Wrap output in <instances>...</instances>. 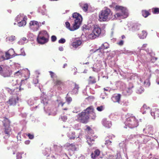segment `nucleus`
Returning a JSON list of instances; mask_svg holds the SVG:
<instances>
[{
  "label": "nucleus",
  "mask_w": 159,
  "mask_h": 159,
  "mask_svg": "<svg viewBox=\"0 0 159 159\" xmlns=\"http://www.w3.org/2000/svg\"><path fill=\"white\" fill-rule=\"evenodd\" d=\"M55 85L57 86L58 89L59 90H61L62 89L61 87L63 85V82L61 80H57L54 82Z\"/></svg>",
  "instance_id": "18"
},
{
  "label": "nucleus",
  "mask_w": 159,
  "mask_h": 159,
  "mask_svg": "<svg viewBox=\"0 0 159 159\" xmlns=\"http://www.w3.org/2000/svg\"><path fill=\"white\" fill-rule=\"evenodd\" d=\"M105 140L106 141L105 144L108 148H110V146L112 145V141L110 140L107 139V137L105 138Z\"/></svg>",
  "instance_id": "28"
},
{
  "label": "nucleus",
  "mask_w": 159,
  "mask_h": 159,
  "mask_svg": "<svg viewBox=\"0 0 159 159\" xmlns=\"http://www.w3.org/2000/svg\"><path fill=\"white\" fill-rule=\"evenodd\" d=\"M148 136H146L144 135H143V141L142 143H146L149 140V137Z\"/></svg>",
  "instance_id": "32"
},
{
  "label": "nucleus",
  "mask_w": 159,
  "mask_h": 159,
  "mask_svg": "<svg viewBox=\"0 0 159 159\" xmlns=\"http://www.w3.org/2000/svg\"><path fill=\"white\" fill-rule=\"evenodd\" d=\"M46 10H43L41 9H39V13H41L42 15H44L45 14Z\"/></svg>",
  "instance_id": "48"
},
{
  "label": "nucleus",
  "mask_w": 159,
  "mask_h": 159,
  "mask_svg": "<svg viewBox=\"0 0 159 159\" xmlns=\"http://www.w3.org/2000/svg\"><path fill=\"white\" fill-rule=\"evenodd\" d=\"M102 122L103 126L108 128H110L111 126V122L109 121H107L106 119H103Z\"/></svg>",
  "instance_id": "15"
},
{
  "label": "nucleus",
  "mask_w": 159,
  "mask_h": 159,
  "mask_svg": "<svg viewBox=\"0 0 159 159\" xmlns=\"http://www.w3.org/2000/svg\"><path fill=\"white\" fill-rule=\"evenodd\" d=\"M143 91V89L142 87L140 88L137 90V92L139 94L141 93Z\"/></svg>",
  "instance_id": "54"
},
{
  "label": "nucleus",
  "mask_w": 159,
  "mask_h": 159,
  "mask_svg": "<svg viewBox=\"0 0 159 159\" xmlns=\"http://www.w3.org/2000/svg\"><path fill=\"white\" fill-rule=\"evenodd\" d=\"M120 97L121 95L120 94H115L112 96L111 99L114 102H118L119 103Z\"/></svg>",
  "instance_id": "17"
},
{
  "label": "nucleus",
  "mask_w": 159,
  "mask_h": 159,
  "mask_svg": "<svg viewBox=\"0 0 159 159\" xmlns=\"http://www.w3.org/2000/svg\"><path fill=\"white\" fill-rule=\"evenodd\" d=\"M110 7L115 8L116 11H118L114 15L115 18L120 19L126 18L128 16V10L125 7L116 5L114 3L110 5Z\"/></svg>",
  "instance_id": "1"
},
{
  "label": "nucleus",
  "mask_w": 159,
  "mask_h": 159,
  "mask_svg": "<svg viewBox=\"0 0 159 159\" xmlns=\"http://www.w3.org/2000/svg\"><path fill=\"white\" fill-rule=\"evenodd\" d=\"M57 40V37L55 35H52L51 37V40L52 42H54Z\"/></svg>",
  "instance_id": "56"
},
{
  "label": "nucleus",
  "mask_w": 159,
  "mask_h": 159,
  "mask_svg": "<svg viewBox=\"0 0 159 159\" xmlns=\"http://www.w3.org/2000/svg\"><path fill=\"white\" fill-rule=\"evenodd\" d=\"M7 90L8 93L13 95L10 97L9 99L7 102L10 105L15 106L18 102L19 98L16 94H15L14 89H11L9 88H7Z\"/></svg>",
  "instance_id": "5"
},
{
  "label": "nucleus",
  "mask_w": 159,
  "mask_h": 159,
  "mask_svg": "<svg viewBox=\"0 0 159 159\" xmlns=\"http://www.w3.org/2000/svg\"><path fill=\"white\" fill-rule=\"evenodd\" d=\"M79 87L78 85L75 84V87L70 92V93L72 94H75L78 92Z\"/></svg>",
  "instance_id": "22"
},
{
  "label": "nucleus",
  "mask_w": 159,
  "mask_h": 159,
  "mask_svg": "<svg viewBox=\"0 0 159 159\" xmlns=\"http://www.w3.org/2000/svg\"><path fill=\"white\" fill-rule=\"evenodd\" d=\"M24 19H26V20H27V19L26 18V17L24 16L23 14L20 13L17 16L15 19V20L17 22H19V21H20V20L21 21V20Z\"/></svg>",
  "instance_id": "19"
},
{
  "label": "nucleus",
  "mask_w": 159,
  "mask_h": 159,
  "mask_svg": "<svg viewBox=\"0 0 159 159\" xmlns=\"http://www.w3.org/2000/svg\"><path fill=\"white\" fill-rule=\"evenodd\" d=\"M144 84L146 86L148 87L150 84V82L148 80H146L144 82Z\"/></svg>",
  "instance_id": "47"
},
{
  "label": "nucleus",
  "mask_w": 159,
  "mask_h": 159,
  "mask_svg": "<svg viewBox=\"0 0 159 159\" xmlns=\"http://www.w3.org/2000/svg\"><path fill=\"white\" fill-rule=\"evenodd\" d=\"M125 91L127 92L126 95H129L132 92V91L131 89L130 88H127L126 89Z\"/></svg>",
  "instance_id": "45"
},
{
  "label": "nucleus",
  "mask_w": 159,
  "mask_h": 159,
  "mask_svg": "<svg viewBox=\"0 0 159 159\" xmlns=\"http://www.w3.org/2000/svg\"><path fill=\"white\" fill-rule=\"evenodd\" d=\"M46 95L44 94L43 93L41 96V102L43 103L45 106H46L48 103V100L47 98Z\"/></svg>",
  "instance_id": "14"
},
{
  "label": "nucleus",
  "mask_w": 159,
  "mask_h": 159,
  "mask_svg": "<svg viewBox=\"0 0 159 159\" xmlns=\"http://www.w3.org/2000/svg\"><path fill=\"white\" fill-rule=\"evenodd\" d=\"M1 75L4 77H8L10 76L11 73L8 70L4 71L2 70V71L1 73Z\"/></svg>",
  "instance_id": "24"
},
{
  "label": "nucleus",
  "mask_w": 159,
  "mask_h": 159,
  "mask_svg": "<svg viewBox=\"0 0 159 159\" xmlns=\"http://www.w3.org/2000/svg\"><path fill=\"white\" fill-rule=\"evenodd\" d=\"M66 102L68 104H70L72 101V98L70 97H66Z\"/></svg>",
  "instance_id": "42"
},
{
  "label": "nucleus",
  "mask_w": 159,
  "mask_h": 159,
  "mask_svg": "<svg viewBox=\"0 0 159 159\" xmlns=\"http://www.w3.org/2000/svg\"><path fill=\"white\" fill-rule=\"evenodd\" d=\"M104 108L105 107L104 106H100L97 107L96 109L98 111H101L104 110Z\"/></svg>",
  "instance_id": "44"
},
{
  "label": "nucleus",
  "mask_w": 159,
  "mask_h": 159,
  "mask_svg": "<svg viewBox=\"0 0 159 159\" xmlns=\"http://www.w3.org/2000/svg\"><path fill=\"white\" fill-rule=\"evenodd\" d=\"M143 132L145 134L149 135H152L153 134V126L151 125H149L146 126L145 128L143 129Z\"/></svg>",
  "instance_id": "11"
},
{
  "label": "nucleus",
  "mask_w": 159,
  "mask_h": 159,
  "mask_svg": "<svg viewBox=\"0 0 159 159\" xmlns=\"http://www.w3.org/2000/svg\"><path fill=\"white\" fill-rule=\"evenodd\" d=\"M100 97L102 99H104L107 98V94L105 92L102 93L100 96Z\"/></svg>",
  "instance_id": "40"
},
{
  "label": "nucleus",
  "mask_w": 159,
  "mask_h": 159,
  "mask_svg": "<svg viewBox=\"0 0 159 159\" xmlns=\"http://www.w3.org/2000/svg\"><path fill=\"white\" fill-rule=\"evenodd\" d=\"M120 104L122 106L124 107H127L129 105V102L127 100H124L121 102Z\"/></svg>",
  "instance_id": "37"
},
{
  "label": "nucleus",
  "mask_w": 159,
  "mask_h": 159,
  "mask_svg": "<svg viewBox=\"0 0 159 159\" xmlns=\"http://www.w3.org/2000/svg\"><path fill=\"white\" fill-rule=\"evenodd\" d=\"M109 45L107 43H104L102 44L101 46L98 49H97L95 52L99 50L100 51L102 52V50L107 48L109 47Z\"/></svg>",
  "instance_id": "20"
},
{
  "label": "nucleus",
  "mask_w": 159,
  "mask_h": 159,
  "mask_svg": "<svg viewBox=\"0 0 159 159\" xmlns=\"http://www.w3.org/2000/svg\"><path fill=\"white\" fill-rule=\"evenodd\" d=\"M38 80L37 78L33 80V83L35 84L38 83Z\"/></svg>",
  "instance_id": "62"
},
{
  "label": "nucleus",
  "mask_w": 159,
  "mask_h": 159,
  "mask_svg": "<svg viewBox=\"0 0 159 159\" xmlns=\"http://www.w3.org/2000/svg\"><path fill=\"white\" fill-rule=\"evenodd\" d=\"M65 25L66 27L71 31L76 30L79 28L78 25V26L77 25L75 24V23L72 25V26H70V23L68 22L67 21L65 22Z\"/></svg>",
  "instance_id": "12"
},
{
  "label": "nucleus",
  "mask_w": 159,
  "mask_h": 159,
  "mask_svg": "<svg viewBox=\"0 0 159 159\" xmlns=\"http://www.w3.org/2000/svg\"><path fill=\"white\" fill-rule=\"evenodd\" d=\"M21 154L20 153H18L16 154V158L17 159H21L22 158Z\"/></svg>",
  "instance_id": "57"
},
{
  "label": "nucleus",
  "mask_w": 159,
  "mask_h": 159,
  "mask_svg": "<svg viewBox=\"0 0 159 159\" xmlns=\"http://www.w3.org/2000/svg\"><path fill=\"white\" fill-rule=\"evenodd\" d=\"M106 137L107 138V139L110 140V139H112L115 137L114 135L112 134H110L107 136Z\"/></svg>",
  "instance_id": "55"
},
{
  "label": "nucleus",
  "mask_w": 159,
  "mask_h": 159,
  "mask_svg": "<svg viewBox=\"0 0 159 159\" xmlns=\"http://www.w3.org/2000/svg\"><path fill=\"white\" fill-rule=\"evenodd\" d=\"M89 78V84H93L96 82L95 79L94 77L90 76Z\"/></svg>",
  "instance_id": "34"
},
{
  "label": "nucleus",
  "mask_w": 159,
  "mask_h": 159,
  "mask_svg": "<svg viewBox=\"0 0 159 159\" xmlns=\"http://www.w3.org/2000/svg\"><path fill=\"white\" fill-rule=\"evenodd\" d=\"M26 19H24L21 20V21H19L17 23V25L19 27H21L25 25L26 23Z\"/></svg>",
  "instance_id": "29"
},
{
  "label": "nucleus",
  "mask_w": 159,
  "mask_h": 159,
  "mask_svg": "<svg viewBox=\"0 0 159 159\" xmlns=\"http://www.w3.org/2000/svg\"><path fill=\"white\" fill-rule=\"evenodd\" d=\"M22 74L21 70H19L14 73V75L16 76H18L19 75H21Z\"/></svg>",
  "instance_id": "53"
},
{
  "label": "nucleus",
  "mask_w": 159,
  "mask_h": 159,
  "mask_svg": "<svg viewBox=\"0 0 159 159\" xmlns=\"http://www.w3.org/2000/svg\"><path fill=\"white\" fill-rule=\"evenodd\" d=\"M92 69L93 71L97 72H99L101 70L100 68H96L94 67H93Z\"/></svg>",
  "instance_id": "50"
},
{
  "label": "nucleus",
  "mask_w": 159,
  "mask_h": 159,
  "mask_svg": "<svg viewBox=\"0 0 159 159\" xmlns=\"http://www.w3.org/2000/svg\"><path fill=\"white\" fill-rule=\"evenodd\" d=\"M90 27V25H84L83 26V30H89Z\"/></svg>",
  "instance_id": "41"
},
{
  "label": "nucleus",
  "mask_w": 159,
  "mask_h": 159,
  "mask_svg": "<svg viewBox=\"0 0 159 159\" xmlns=\"http://www.w3.org/2000/svg\"><path fill=\"white\" fill-rule=\"evenodd\" d=\"M66 42V40L64 38H61L58 41V43H64Z\"/></svg>",
  "instance_id": "52"
},
{
  "label": "nucleus",
  "mask_w": 159,
  "mask_h": 159,
  "mask_svg": "<svg viewBox=\"0 0 159 159\" xmlns=\"http://www.w3.org/2000/svg\"><path fill=\"white\" fill-rule=\"evenodd\" d=\"M153 12L154 14L159 13V8H154Z\"/></svg>",
  "instance_id": "51"
},
{
  "label": "nucleus",
  "mask_w": 159,
  "mask_h": 159,
  "mask_svg": "<svg viewBox=\"0 0 159 159\" xmlns=\"http://www.w3.org/2000/svg\"><path fill=\"white\" fill-rule=\"evenodd\" d=\"M97 37H98V36L94 32H93V31L92 33L89 34L88 36V38L91 39H94L96 38Z\"/></svg>",
  "instance_id": "30"
},
{
  "label": "nucleus",
  "mask_w": 159,
  "mask_h": 159,
  "mask_svg": "<svg viewBox=\"0 0 159 159\" xmlns=\"http://www.w3.org/2000/svg\"><path fill=\"white\" fill-rule=\"evenodd\" d=\"M72 15L74 19V23L80 27L82 19L81 16L77 12L74 13Z\"/></svg>",
  "instance_id": "10"
},
{
  "label": "nucleus",
  "mask_w": 159,
  "mask_h": 159,
  "mask_svg": "<svg viewBox=\"0 0 159 159\" xmlns=\"http://www.w3.org/2000/svg\"><path fill=\"white\" fill-rule=\"evenodd\" d=\"M48 34L46 31H40L37 38V41L40 44H44L48 42Z\"/></svg>",
  "instance_id": "8"
},
{
  "label": "nucleus",
  "mask_w": 159,
  "mask_h": 159,
  "mask_svg": "<svg viewBox=\"0 0 159 159\" xmlns=\"http://www.w3.org/2000/svg\"><path fill=\"white\" fill-rule=\"evenodd\" d=\"M141 111L144 110L143 112V114L146 113L148 112H150L152 116L155 119L157 118H158L159 116V109L157 108H155L152 110H150L149 107H147L146 105H144L141 108Z\"/></svg>",
  "instance_id": "7"
},
{
  "label": "nucleus",
  "mask_w": 159,
  "mask_h": 159,
  "mask_svg": "<svg viewBox=\"0 0 159 159\" xmlns=\"http://www.w3.org/2000/svg\"><path fill=\"white\" fill-rule=\"evenodd\" d=\"M136 134H131L130 135L129 137L128 138V139H132L133 138H135V136H136Z\"/></svg>",
  "instance_id": "60"
},
{
  "label": "nucleus",
  "mask_w": 159,
  "mask_h": 159,
  "mask_svg": "<svg viewBox=\"0 0 159 159\" xmlns=\"http://www.w3.org/2000/svg\"><path fill=\"white\" fill-rule=\"evenodd\" d=\"M111 15L112 13L109 9L104 8L99 13V20L100 21H105L109 20L111 18Z\"/></svg>",
  "instance_id": "4"
},
{
  "label": "nucleus",
  "mask_w": 159,
  "mask_h": 159,
  "mask_svg": "<svg viewBox=\"0 0 159 159\" xmlns=\"http://www.w3.org/2000/svg\"><path fill=\"white\" fill-rule=\"evenodd\" d=\"M18 43L20 45H23L25 43V42H24L22 39H20L18 42Z\"/></svg>",
  "instance_id": "63"
},
{
  "label": "nucleus",
  "mask_w": 159,
  "mask_h": 159,
  "mask_svg": "<svg viewBox=\"0 0 159 159\" xmlns=\"http://www.w3.org/2000/svg\"><path fill=\"white\" fill-rule=\"evenodd\" d=\"M28 105L30 106L32 105L34 103V100L33 99L30 98L27 101Z\"/></svg>",
  "instance_id": "43"
},
{
  "label": "nucleus",
  "mask_w": 159,
  "mask_h": 159,
  "mask_svg": "<svg viewBox=\"0 0 159 159\" xmlns=\"http://www.w3.org/2000/svg\"><path fill=\"white\" fill-rule=\"evenodd\" d=\"M93 32L98 37L102 31L100 27L97 25H94L93 30Z\"/></svg>",
  "instance_id": "13"
},
{
  "label": "nucleus",
  "mask_w": 159,
  "mask_h": 159,
  "mask_svg": "<svg viewBox=\"0 0 159 159\" xmlns=\"http://www.w3.org/2000/svg\"><path fill=\"white\" fill-rule=\"evenodd\" d=\"M65 146L67 147H70L71 149L73 150H75V145L73 144H70L69 143H67L66 144Z\"/></svg>",
  "instance_id": "39"
},
{
  "label": "nucleus",
  "mask_w": 159,
  "mask_h": 159,
  "mask_svg": "<svg viewBox=\"0 0 159 159\" xmlns=\"http://www.w3.org/2000/svg\"><path fill=\"white\" fill-rule=\"evenodd\" d=\"M140 25L138 23L135 24L133 26V28L134 30H137L139 29Z\"/></svg>",
  "instance_id": "35"
},
{
  "label": "nucleus",
  "mask_w": 159,
  "mask_h": 159,
  "mask_svg": "<svg viewBox=\"0 0 159 159\" xmlns=\"http://www.w3.org/2000/svg\"><path fill=\"white\" fill-rule=\"evenodd\" d=\"M124 41L123 40H120L118 43L117 44L120 46L124 44Z\"/></svg>",
  "instance_id": "61"
},
{
  "label": "nucleus",
  "mask_w": 159,
  "mask_h": 159,
  "mask_svg": "<svg viewBox=\"0 0 159 159\" xmlns=\"http://www.w3.org/2000/svg\"><path fill=\"white\" fill-rule=\"evenodd\" d=\"M87 140L88 143L90 145H91L92 144H93L94 141V139L89 136L87 137Z\"/></svg>",
  "instance_id": "31"
},
{
  "label": "nucleus",
  "mask_w": 159,
  "mask_h": 159,
  "mask_svg": "<svg viewBox=\"0 0 159 159\" xmlns=\"http://www.w3.org/2000/svg\"><path fill=\"white\" fill-rule=\"evenodd\" d=\"M81 44V41L80 40H77L72 43V45L73 47L75 48H77L78 46H80Z\"/></svg>",
  "instance_id": "23"
},
{
  "label": "nucleus",
  "mask_w": 159,
  "mask_h": 159,
  "mask_svg": "<svg viewBox=\"0 0 159 159\" xmlns=\"http://www.w3.org/2000/svg\"><path fill=\"white\" fill-rule=\"evenodd\" d=\"M125 126L124 127L125 128H127L128 126L130 128H133L139 125L138 120L132 115L127 114L125 116Z\"/></svg>",
  "instance_id": "2"
},
{
  "label": "nucleus",
  "mask_w": 159,
  "mask_h": 159,
  "mask_svg": "<svg viewBox=\"0 0 159 159\" xmlns=\"http://www.w3.org/2000/svg\"><path fill=\"white\" fill-rule=\"evenodd\" d=\"M49 73L52 78L53 79V80L55 81V79L57 78V76L54 72L52 71H49Z\"/></svg>",
  "instance_id": "38"
},
{
  "label": "nucleus",
  "mask_w": 159,
  "mask_h": 159,
  "mask_svg": "<svg viewBox=\"0 0 159 159\" xmlns=\"http://www.w3.org/2000/svg\"><path fill=\"white\" fill-rule=\"evenodd\" d=\"M20 51L21 52V53L19 54V55H23V56H25V53L24 52V50L23 49L21 48L20 49Z\"/></svg>",
  "instance_id": "59"
},
{
  "label": "nucleus",
  "mask_w": 159,
  "mask_h": 159,
  "mask_svg": "<svg viewBox=\"0 0 159 159\" xmlns=\"http://www.w3.org/2000/svg\"><path fill=\"white\" fill-rule=\"evenodd\" d=\"M143 135H144L143 134H136V135L135 136V139H136L140 143H142L143 139Z\"/></svg>",
  "instance_id": "27"
},
{
  "label": "nucleus",
  "mask_w": 159,
  "mask_h": 159,
  "mask_svg": "<svg viewBox=\"0 0 159 159\" xmlns=\"http://www.w3.org/2000/svg\"><path fill=\"white\" fill-rule=\"evenodd\" d=\"M147 35V33L144 30L142 31L141 34H138L139 38L140 39H142L145 38Z\"/></svg>",
  "instance_id": "26"
},
{
  "label": "nucleus",
  "mask_w": 159,
  "mask_h": 159,
  "mask_svg": "<svg viewBox=\"0 0 159 159\" xmlns=\"http://www.w3.org/2000/svg\"><path fill=\"white\" fill-rule=\"evenodd\" d=\"M79 5L84 11L86 12L88 10V5L87 3H81L79 4Z\"/></svg>",
  "instance_id": "21"
},
{
  "label": "nucleus",
  "mask_w": 159,
  "mask_h": 159,
  "mask_svg": "<svg viewBox=\"0 0 159 159\" xmlns=\"http://www.w3.org/2000/svg\"><path fill=\"white\" fill-rule=\"evenodd\" d=\"M3 123L5 127V130L3 132L4 138L7 140L11 134V129L9 126L10 122L7 119L5 118L3 120Z\"/></svg>",
  "instance_id": "6"
},
{
  "label": "nucleus",
  "mask_w": 159,
  "mask_h": 159,
  "mask_svg": "<svg viewBox=\"0 0 159 159\" xmlns=\"http://www.w3.org/2000/svg\"><path fill=\"white\" fill-rule=\"evenodd\" d=\"M142 16L144 17H147L149 15V12L146 10H143L142 11Z\"/></svg>",
  "instance_id": "36"
},
{
  "label": "nucleus",
  "mask_w": 159,
  "mask_h": 159,
  "mask_svg": "<svg viewBox=\"0 0 159 159\" xmlns=\"http://www.w3.org/2000/svg\"><path fill=\"white\" fill-rule=\"evenodd\" d=\"M60 119H61L63 121H66L67 119V117L66 116H61L60 117Z\"/></svg>",
  "instance_id": "49"
},
{
  "label": "nucleus",
  "mask_w": 159,
  "mask_h": 159,
  "mask_svg": "<svg viewBox=\"0 0 159 159\" xmlns=\"http://www.w3.org/2000/svg\"><path fill=\"white\" fill-rule=\"evenodd\" d=\"M88 107H90V109H92V111L89 113V117L92 118V119H94L96 117V115L95 113L94 112V109L93 107L92 106H90Z\"/></svg>",
  "instance_id": "25"
},
{
  "label": "nucleus",
  "mask_w": 159,
  "mask_h": 159,
  "mask_svg": "<svg viewBox=\"0 0 159 159\" xmlns=\"http://www.w3.org/2000/svg\"><path fill=\"white\" fill-rule=\"evenodd\" d=\"M68 136L70 139H74L75 138V133L70 132L68 134Z\"/></svg>",
  "instance_id": "33"
},
{
  "label": "nucleus",
  "mask_w": 159,
  "mask_h": 159,
  "mask_svg": "<svg viewBox=\"0 0 159 159\" xmlns=\"http://www.w3.org/2000/svg\"><path fill=\"white\" fill-rule=\"evenodd\" d=\"M54 112H51V114L49 113L48 115H52L53 116H55L57 114V113H56L57 109L56 108L54 109Z\"/></svg>",
  "instance_id": "58"
},
{
  "label": "nucleus",
  "mask_w": 159,
  "mask_h": 159,
  "mask_svg": "<svg viewBox=\"0 0 159 159\" xmlns=\"http://www.w3.org/2000/svg\"><path fill=\"white\" fill-rule=\"evenodd\" d=\"M90 108H87L86 110L79 114L76 116V120L82 123H87L89 119V113L92 111V109Z\"/></svg>",
  "instance_id": "3"
},
{
  "label": "nucleus",
  "mask_w": 159,
  "mask_h": 159,
  "mask_svg": "<svg viewBox=\"0 0 159 159\" xmlns=\"http://www.w3.org/2000/svg\"><path fill=\"white\" fill-rule=\"evenodd\" d=\"M100 153V151L98 149L96 150L93 152L91 153V157L93 159H98V157Z\"/></svg>",
  "instance_id": "16"
},
{
  "label": "nucleus",
  "mask_w": 159,
  "mask_h": 159,
  "mask_svg": "<svg viewBox=\"0 0 159 159\" xmlns=\"http://www.w3.org/2000/svg\"><path fill=\"white\" fill-rule=\"evenodd\" d=\"M29 25L30 29L33 31H35L39 30V27L41 26V23L40 22L33 20L30 22Z\"/></svg>",
  "instance_id": "9"
},
{
  "label": "nucleus",
  "mask_w": 159,
  "mask_h": 159,
  "mask_svg": "<svg viewBox=\"0 0 159 159\" xmlns=\"http://www.w3.org/2000/svg\"><path fill=\"white\" fill-rule=\"evenodd\" d=\"M15 36H11L10 37L7 38V39L11 42L13 41L15 39Z\"/></svg>",
  "instance_id": "46"
},
{
  "label": "nucleus",
  "mask_w": 159,
  "mask_h": 159,
  "mask_svg": "<svg viewBox=\"0 0 159 159\" xmlns=\"http://www.w3.org/2000/svg\"><path fill=\"white\" fill-rule=\"evenodd\" d=\"M28 136L29 137V138L30 139H32L34 138V136L33 135L31 134H28Z\"/></svg>",
  "instance_id": "64"
}]
</instances>
